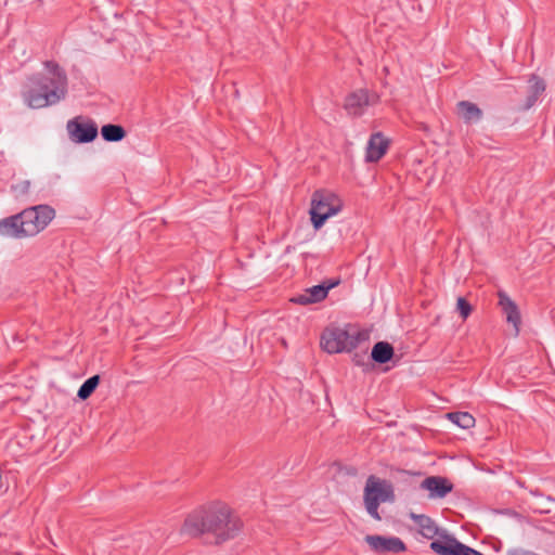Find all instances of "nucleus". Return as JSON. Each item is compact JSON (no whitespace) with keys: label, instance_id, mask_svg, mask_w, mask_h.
Returning a JSON list of instances; mask_svg holds the SVG:
<instances>
[{"label":"nucleus","instance_id":"obj_3","mask_svg":"<svg viewBox=\"0 0 555 555\" xmlns=\"http://www.w3.org/2000/svg\"><path fill=\"white\" fill-rule=\"evenodd\" d=\"M363 500L366 512L370 516L375 520H380L382 517L378 513L379 504L395 501L392 483L374 475L369 476L364 487Z\"/></svg>","mask_w":555,"mask_h":555},{"label":"nucleus","instance_id":"obj_4","mask_svg":"<svg viewBox=\"0 0 555 555\" xmlns=\"http://www.w3.org/2000/svg\"><path fill=\"white\" fill-rule=\"evenodd\" d=\"M344 203L335 193L326 190H318L312 194L310 216L315 230H319L325 221L337 215L343 209Z\"/></svg>","mask_w":555,"mask_h":555},{"label":"nucleus","instance_id":"obj_8","mask_svg":"<svg viewBox=\"0 0 555 555\" xmlns=\"http://www.w3.org/2000/svg\"><path fill=\"white\" fill-rule=\"evenodd\" d=\"M66 128L70 140L76 143L92 142L98 135L96 124L93 120H83L81 117L70 119Z\"/></svg>","mask_w":555,"mask_h":555},{"label":"nucleus","instance_id":"obj_2","mask_svg":"<svg viewBox=\"0 0 555 555\" xmlns=\"http://www.w3.org/2000/svg\"><path fill=\"white\" fill-rule=\"evenodd\" d=\"M46 73L29 76L22 90L24 103L33 109L52 106L67 94V76L54 62H44Z\"/></svg>","mask_w":555,"mask_h":555},{"label":"nucleus","instance_id":"obj_16","mask_svg":"<svg viewBox=\"0 0 555 555\" xmlns=\"http://www.w3.org/2000/svg\"><path fill=\"white\" fill-rule=\"evenodd\" d=\"M409 517L418 527L420 533L426 539H434L435 537H441L442 531L439 530L436 522L427 515L410 513Z\"/></svg>","mask_w":555,"mask_h":555},{"label":"nucleus","instance_id":"obj_18","mask_svg":"<svg viewBox=\"0 0 555 555\" xmlns=\"http://www.w3.org/2000/svg\"><path fill=\"white\" fill-rule=\"evenodd\" d=\"M457 108L466 124L478 121L482 117V111L472 102L461 101L457 103Z\"/></svg>","mask_w":555,"mask_h":555},{"label":"nucleus","instance_id":"obj_10","mask_svg":"<svg viewBox=\"0 0 555 555\" xmlns=\"http://www.w3.org/2000/svg\"><path fill=\"white\" fill-rule=\"evenodd\" d=\"M440 540L433 541L430 548L439 555H467L468 546L442 530Z\"/></svg>","mask_w":555,"mask_h":555},{"label":"nucleus","instance_id":"obj_17","mask_svg":"<svg viewBox=\"0 0 555 555\" xmlns=\"http://www.w3.org/2000/svg\"><path fill=\"white\" fill-rule=\"evenodd\" d=\"M529 87H528V95L525 103V108L532 107L540 95H542L546 89V83L544 79L537 75H531L528 80Z\"/></svg>","mask_w":555,"mask_h":555},{"label":"nucleus","instance_id":"obj_14","mask_svg":"<svg viewBox=\"0 0 555 555\" xmlns=\"http://www.w3.org/2000/svg\"><path fill=\"white\" fill-rule=\"evenodd\" d=\"M388 146L389 141L380 132L373 133L366 145L365 160L378 162L386 154Z\"/></svg>","mask_w":555,"mask_h":555},{"label":"nucleus","instance_id":"obj_25","mask_svg":"<svg viewBox=\"0 0 555 555\" xmlns=\"http://www.w3.org/2000/svg\"><path fill=\"white\" fill-rule=\"evenodd\" d=\"M467 555H483V554H481L480 552L468 546Z\"/></svg>","mask_w":555,"mask_h":555},{"label":"nucleus","instance_id":"obj_13","mask_svg":"<svg viewBox=\"0 0 555 555\" xmlns=\"http://www.w3.org/2000/svg\"><path fill=\"white\" fill-rule=\"evenodd\" d=\"M498 296L499 306L505 314L507 323L514 326L515 335H518L521 318L517 305L502 291L498 293Z\"/></svg>","mask_w":555,"mask_h":555},{"label":"nucleus","instance_id":"obj_15","mask_svg":"<svg viewBox=\"0 0 555 555\" xmlns=\"http://www.w3.org/2000/svg\"><path fill=\"white\" fill-rule=\"evenodd\" d=\"M338 282L330 283L328 285L320 284L314 285L306 292L295 298L292 299V301L299 304V305H309V304H315L324 298H326L328 291L337 285Z\"/></svg>","mask_w":555,"mask_h":555},{"label":"nucleus","instance_id":"obj_11","mask_svg":"<svg viewBox=\"0 0 555 555\" xmlns=\"http://www.w3.org/2000/svg\"><path fill=\"white\" fill-rule=\"evenodd\" d=\"M421 488L429 492V499H443L453 489V485L444 477L430 476L421 482Z\"/></svg>","mask_w":555,"mask_h":555},{"label":"nucleus","instance_id":"obj_1","mask_svg":"<svg viewBox=\"0 0 555 555\" xmlns=\"http://www.w3.org/2000/svg\"><path fill=\"white\" fill-rule=\"evenodd\" d=\"M243 522L231 508L223 503H212L191 513L184 520L181 532L197 537L210 534L216 544L236 538Z\"/></svg>","mask_w":555,"mask_h":555},{"label":"nucleus","instance_id":"obj_23","mask_svg":"<svg viewBox=\"0 0 555 555\" xmlns=\"http://www.w3.org/2000/svg\"><path fill=\"white\" fill-rule=\"evenodd\" d=\"M30 181L29 180H22L11 185V191L15 195V197H24L26 196L30 191Z\"/></svg>","mask_w":555,"mask_h":555},{"label":"nucleus","instance_id":"obj_24","mask_svg":"<svg viewBox=\"0 0 555 555\" xmlns=\"http://www.w3.org/2000/svg\"><path fill=\"white\" fill-rule=\"evenodd\" d=\"M456 310L461 318L466 320L472 313V306L464 297H459L456 301Z\"/></svg>","mask_w":555,"mask_h":555},{"label":"nucleus","instance_id":"obj_12","mask_svg":"<svg viewBox=\"0 0 555 555\" xmlns=\"http://www.w3.org/2000/svg\"><path fill=\"white\" fill-rule=\"evenodd\" d=\"M0 236L17 240L26 237L21 212L0 219Z\"/></svg>","mask_w":555,"mask_h":555},{"label":"nucleus","instance_id":"obj_6","mask_svg":"<svg viewBox=\"0 0 555 555\" xmlns=\"http://www.w3.org/2000/svg\"><path fill=\"white\" fill-rule=\"evenodd\" d=\"M55 210L48 205H37L21 211L26 237L35 236L43 231L53 220Z\"/></svg>","mask_w":555,"mask_h":555},{"label":"nucleus","instance_id":"obj_19","mask_svg":"<svg viewBox=\"0 0 555 555\" xmlns=\"http://www.w3.org/2000/svg\"><path fill=\"white\" fill-rule=\"evenodd\" d=\"M393 356V347L387 341H378L373 346L371 357L376 363H387Z\"/></svg>","mask_w":555,"mask_h":555},{"label":"nucleus","instance_id":"obj_7","mask_svg":"<svg viewBox=\"0 0 555 555\" xmlns=\"http://www.w3.org/2000/svg\"><path fill=\"white\" fill-rule=\"evenodd\" d=\"M379 102V95L367 89H358L345 99L344 107L351 116H361L365 113L366 108L374 106Z\"/></svg>","mask_w":555,"mask_h":555},{"label":"nucleus","instance_id":"obj_20","mask_svg":"<svg viewBox=\"0 0 555 555\" xmlns=\"http://www.w3.org/2000/svg\"><path fill=\"white\" fill-rule=\"evenodd\" d=\"M126 130L120 125L107 124L101 128V135L107 142H119L126 138Z\"/></svg>","mask_w":555,"mask_h":555},{"label":"nucleus","instance_id":"obj_9","mask_svg":"<svg viewBox=\"0 0 555 555\" xmlns=\"http://www.w3.org/2000/svg\"><path fill=\"white\" fill-rule=\"evenodd\" d=\"M364 540L371 550L378 554L401 553L405 551L403 541L397 537L366 535Z\"/></svg>","mask_w":555,"mask_h":555},{"label":"nucleus","instance_id":"obj_22","mask_svg":"<svg viewBox=\"0 0 555 555\" xmlns=\"http://www.w3.org/2000/svg\"><path fill=\"white\" fill-rule=\"evenodd\" d=\"M100 383V376L93 375L89 377L87 380L83 382V384L78 389L77 396L81 400L88 399L92 392L95 390Z\"/></svg>","mask_w":555,"mask_h":555},{"label":"nucleus","instance_id":"obj_21","mask_svg":"<svg viewBox=\"0 0 555 555\" xmlns=\"http://www.w3.org/2000/svg\"><path fill=\"white\" fill-rule=\"evenodd\" d=\"M448 418L463 429L474 427L475 418L467 412H451L447 414Z\"/></svg>","mask_w":555,"mask_h":555},{"label":"nucleus","instance_id":"obj_5","mask_svg":"<svg viewBox=\"0 0 555 555\" xmlns=\"http://www.w3.org/2000/svg\"><path fill=\"white\" fill-rule=\"evenodd\" d=\"M357 332L334 327L324 331L321 337V346L328 353L349 352L359 343Z\"/></svg>","mask_w":555,"mask_h":555}]
</instances>
